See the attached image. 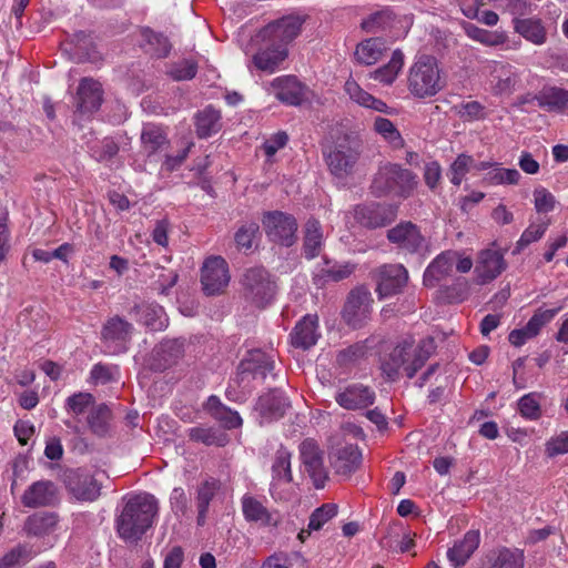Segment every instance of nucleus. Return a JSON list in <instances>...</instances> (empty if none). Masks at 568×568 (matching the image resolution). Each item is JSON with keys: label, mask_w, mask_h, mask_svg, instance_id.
<instances>
[{"label": "nucleus", "mask_w": 568, "mask_h": 568, "mask_svg": "<svg viewBox=\"0 0 568 568\" xmlns=\"http://www.w3.org/2000/svg\"><path fill=\"white\" fill-rule=\"evenodd\" d=\"M159 511L156 498L148 493L128 499L115 519L116 531L125 541H138L150 529Z\"/></svg>", "instance_id": "1"}, {"label": "nucleus", "mask_w": 568, "mask_h": 568, "mask_svg": "<svg viewBox=\"0 0 568 568\" xmlns=\"http://www.w3.org/2000/svg\"><path fill=\"white\" fill-rule=\"evenodd\" d=\"M432 344V341H422L415 346L412 337L398 341L381 359L383 374L395 382L403 369L408 378H413L430 357Z\"/></svg>", "instance_id": "2"}, {"label": "nucleus", "mask_w": 568, "mask_h": 568, "mask_svg": "<svg viewBox=\"0 0 568 568\" xmlns=\"http://www.w3.org/2000/svg\"><path fill=\"white\" fill-rule=\"evenodd\" d=\"M446 85V75L434 55L420 54L415 58L407 74V89L414 98H433Z\"/></svg>", "instance_id": "3"}, {"label": "nucleus", "mask_w": 568, "mask_h": 568, "mask_svg": "<svg viewBox=\"0 0 568 568\" xmlns=\"http://www.w3.org/2000/svg\"><path fill=\"white\" fill-rule=\"evenodd\" d=\"M418 186V176L397 163H385L378 168L372 181V192L384 196L395 191L402 199L410 197Z\"/></svg>", "instance_id": "4"}, {"label": "nucleus", "mask_w": 568, "mask_h": 568, "mask_svg": "<svg viewBox=\"0 0 568 568\" xmlns=\"http://www.w3.org/2000/svg\"><path fill=\"white\" fill-rule=\"evenodd\" d=\"M355 423L344 420L328 438V454L335 473L351 477L355 468Z\"/></svg>", "instance_id": "5"}, {"label": "nucleus", "mask_w": 568, "mask_h": 568, "mask_svg": "<svg viewBox=\"0 0 568 568\" xmlns=\"http://www.w3.org/2000/svg\"><path fill=\"white\" fill-rule=\"evenodd\" d=\"M245 300L258 308L268 305L275 295V282L262 266L247 268L242 278Z\"/></svg>", "instance_id": "6"}, {"label": "nucleus", "mask_w": 568, "mask_h": 568, "mask_svg": "<svg viewBox=\"0 0 568 568\" xmlns=\"http://www.w3.org/2000/svg\"><path fill=\"white\" fill-rule=\"evenodd\" d=\"M484 69L495 97H509L521 87V72L508 62L487 61Z\"/></svg>", "instance_id": "7"}, {"label": "nucleus", "mask_w": 568, "mask_h": 568, "mask_svg": "<svg viewBox=\"0 0 568 568\" xmlns=\"http://www.w3.org/2000/svg\"><path fill=\"white\" fill-rule=\"evenodd\" d=\"M267 237L275 243L291 246L296 241V219L281 211L267 212L262 220Z\"/></svg>", "instance_id": "8"}, {"label": "nucleus", "mask_w": 568, "mask_h": 568, "mask_svg": "<svg viewBox=\"0 0 568 568\" xmlns=\"http://www.w3.org/2000/svg\"><path fill=\"white\" fill-rule=\"evenodd\" d=\"M376 282V292L381 298L393 296L403 291L408 282V272L402 264H384L372 272Z\"/></svg>", "instance_id": "9"}, {"label": "nucleus", "mask_w": 568, "mask_h": 568, "mask_svg": "<svg viewBox=\"0 0 568 568\" xmlns=\"http://www.w3.org/2000/svg\"><path fill=\"white\" fill-rule=\"evenodd\" d=\"M133 325L120 316H113L102 327V341L106 353L111 355L122 354L128 351Z\"/></svg>", "instance_id": "10"}, {"label": "nucleus", "mask_w": 568, "mask_h": 568, "mask_svg": "<svg viewBox=\"0 0 568 568\" xmlns=\"http://www.w3.org/2000/svg\"><path fill=\"white\" fill-rule=\"evenodd\" d=\"M230 278L229 266L223 257L211 256L205 260L201 270V284L206 295L221 294Z\"/></svg>", "instance_id": "11"}, {"label": "nucleus", "mask_w": 568, "mask_h": 568, "mask_svg": "<svg viewBox=\"0 0 568 568\" xmlns=\"http://www.w3.org/2000/svg\"><path fill=\"white\" fill-rule=\"evenodd\" d=\"M300 458L315 488H323L327 480V471L323 464V452L314 439L306 438L301 443Z\"/></svg>", "instance_id": "12"}, {"label": "nucleus", "mask_w": 568, "mask_h": 568, "mask_svg": "<svg viewBox=\"0 0 568 568\" xmlns=\"http://www.w3.org/2000/svg\"><path fill=\"white\" fill-rule=\"evenodd\" d=\"M352 143V135L345 134L343 138H337L334 149L326 153L327 165L332 174L339 181L353 173Z\"/></svg>", "instance_id": "13"}, {"label": "nucleus", "mask_w": 568, "mask_h": 568, "mask_svg": "<svg viewBox=\"0 0 568 568\" xmlns=\"http://www.w3.org/2000/svg\"><path fill=\"white\" fill-rule=\"evenodd\" d=\"M303 20L297 16H286L270 24L263 31L262 37L276 45H284L293 41L301 32Z\"/></svg>", "instance_id": "14"}, {"label": "nucleus", "mask_w": 568, "mask_h": 568, "mask_svg": "<svg viewBox=\"0 0 568 568\" xmlns=\"http://www.w3.org/2000/svg\"><path fill=\"white\" fill-rule=\"evenodd\" d=\"M288 407L290 402L285 394L278 389H273L261 395L254 408L260 416V423L265 424L281 419Z\"/></svg>", "instance_id": "15"}, {"label": "nucleus", "mask_w": 568, "mask_h": 568, "mask_svg": "<svg viewBox=\"0 0 568 568\" xmlns=\"http://www.w3.org/2000/svg\"><path fill=\"white\" fill-rule=\"evenodd\" d=\"M387 240L399 250L407 253H417L424 245L425 239L419 227L407 221L400 222L387 231Z\"/></svg>", "instance_id": "16"}, {"label": "nucleus", "mask_w": 568, "mask_h": 568, "mask_svg": "<svg viewBox=\"0 0 568 568\" xmlns=\"http://www.w3.org/2000/svg\"><path fill=\"white\" fill-rule=\"evenodd\" d=\"M479 568H525V552L516 547H495L481 557Z\"/></svg>", "instance_id": "17"}, {"label": "nucleus", "mask_w": 568, "mask_h": 568, "mask_svg": "<svg viewBox=\"0 0 568 568\" xmlns=\"http://www.w3.org/2000/svg\"><path fill=\"white\" fill-rule=\"evenodd\" d=\"M397 217V206L386 203H371L357 210V222L367 229L389 225Z\"/></svg>", "instance_id": "18"}, {"label": "nucleus", "mask_w": 568, "mask_h": 568, "mask_svg": "<svg viewBox=\"0 0 568 568\" xmlns=\"http://www.w3.org/2000/svg\"><path fill=\"white\" fill-rule=\"evenodd\" d=\"M292 453L281 446L272 462V483L270 487L271 495L274 499H283L285 496L278 490L283 484H291L293 480L291 469Z\"/></svg>", "instance_id": "19"}, {"label": "nucleus", "mask_w": 568, "mask_h": 568, "mask_svg": "<svg viewBox=\"0 0 568 568\" xmlns=\"http://www.w3.org/2000/svg\"><path fill=\"white\" fill-rule=\"evenodd\" d=\"M67 487L81 501H93L101 493V485L98 480L92 475L79 469L67 475Z\"/></svg>", "instance_id": "20"}, {"label": "nucleus", "mask_w": 568, "mask_h": 568, "mask_svg": "<svg viewBox=\"0 0 568 568\" xmlns=\"http://www.w3.org/2000/svg\"><path fill=\"white\" fill-rule=\"evenodd\" d=\"M58 500V489L51 480L32 483L22 494L21 503L28 508L48 507Z\"/></svg>", "instance_id": "21"}, {"label": "nucleus", "mask_w": 568, "mask_h": 568, "mask_svg": "<svg viewBox=\"0 0 568 568\" xmlns=\"http://www.w3.org/2000/svg\"><path fill=\"white\" fill-rule=\"evenodd\" d=\"M507 263L499 251L486 248L478 255L475 273L480 284H486L497 278L505 270Z\"/></svg>", "instance_id": "22"}, {"label": "nucleus", "mask_w": 568, "mask_h": 568, "mask_svg": "<svg viewBox=\"0 0 568 568\" xmlns=\"http://www.w3.org/2000/svg\"><path fill=\"white\" fill-rule=\"evenodd\" d=\"M140 142L142 153L150 160L158 158L162 152L166 151L170 145L165 130L154 123L143 125Z\"/></svg>", "instance_id": "23"}, {"label": "nucleus", "mask_w": 568, "mask_h": 568, "mask_svg": "<svg viewBox=\"0 0 568 568\" xmlns=\"http://www.w3.org/2000/svg\"><path fill=\"white\" fill-rule=\"evenodd\" d=\"M241 508L243 517L247 523L258 524L263 527H276L278 524L275 514L260 498L251 494L242 496Z\"/></svg>", "instance_id": "24"}, {"label": "nucleus", "mask_w": 568, "mask_h": 568, "mask_svg": "<svg viewBox=\"0 0 568 568\" xmlns=\"http://www.w3.org/2000/svg\"><path fill=\"white\" fill-rule=\"evenodd\" d=\"M480 544L479 530H468L460 540L447 550V558L453 567L462 568L466 565Z\"/></svg>", "instance_id": "25"}, {"label": "nucleus", "mask_w": 568, "mask_h": 568, "mask_svg": "<svg viewBox=\"0 0 568 568\" xmlns=\"http://www.w3.org/2000/svg\"><path fill=\"white\" fill-rule=\"evenodd\" d=\"M101 84L90 78L80 81L77 92V109L81 113H92L97 111L102 103Z\"/></svg>", "instance_id": "26"}, {"label": "nucleus", "mask_w": 568, "mask_h": 568, "mask_svg": "<svg viewBox=\"0 0 568 568\" xmlns=\"http://www.w3.org/2000/svg\"><path fill=\"white\" fill-rule=\"evenodd\" d=\"M457 258L458 252L453 250L438 254L424 273L425 285L435 286L437 282L449 276Z\"/></svg>", "instance_id": "27"}, {"label": "nucleus", "mask_w": 568, "mask_h": 568, "mask_svg": "<svg viewBox=\"0 0 568 568\" xmlns=\"http://www.w3.org/2000/svg\"><path fill=\"white\" fill-rule=\"evenodd\" d=\"M203 408L224 429L240 428L243 424V419L240 414L224 405L215 395H211L206 399L203 404Z\"/></svg>", "instance_id": "28"}, {"label": "nucleus", "mask_w": 568, "mask_h": 568, "mask_svg": "<svg viewBox=\"0 0 568 568\" xmlns=\"http://www.w3.org/2000/svg\"><path fill=\"white\" fill-rule=\"evenodd\" d=\"M270 87L276 99L285 104L300 105L303 101V88L295 77H278Z\"/></svg>", "instance_id": "29"}, {"label": "nucleus", "mask_w": 568, "mask_h": 568, "mask_svg": "<svg viewBox=\"0 0 568 568\" xmlns=\"http://www.w3.org/2000/svg\"><path fill=\"white\" fill-rule=\"evenodd\" d=\"M317 316L305 315L297 322L291 333V344L294 347L307 349L314 346L318 338L317 333Z\"/></svg>", "instance_id": "30"}, {"label": "nucleus", "mask_w": 568, "mask_h": 568, "mask_svg": "<svg viewBox=\"0 0 568 568\" xmlns=\"http://www.w3.org/2000/svg\"><path fill=\"white\" fill-rule=\"evenodd\" d=\"M288 55V50L284 45H276L274 42H270V44L261 49L253 55L254 65L264 72L274 73L285 61Z\"/></svg>", "instance_id": "31"}, {"label": "nucleus", "mask_w": 568, "mask_h": 568, "mask_svg": "<svg viewBox=\"0 0 568 568\" xmlns=\"http://www.w3.org/2000/svg\"><path fill=\"white\" fill-rule=\"evenodd\" d=\"M538 106L556 113L568 111V90L556 85H544L537 93Z\"/></svg>", "instance_id": "32"}, {"label": "nucleus", "mask_w": 568, "mask_h": 568, "mask_svg": "<svg viewBox=\"0 0 568 568\" xmlns=\"http://www.w3.org/2000/svg\"><path fill=\"white\" fill-rule=\"evenodd\" d=\"M241 374H252L254 378L264 379L274 369L273 356L260 349L248 353L247 358L241 362Z\"/></svg>", "instance_id": "33"}, {"label": "nucleus", "mask_w": 568, "mask_h": 568, "mask_svg": "<svg viewBox=\"0 0 568 568\" xmlns=\"http://www.w3.org/2000/svg\"><path fill=\"white\" fill-rule=\"evenodd\" d=\"M190 440L205 446L224 447L229 442V435L214 426L199 425L186 430Z\"/></svg>", "instance_id": "34"}, {"label": "nucleus", "mask_w": 568, "mask_h": 568, "mask_svg": "<svg viewBox=\"0 0 568 568\" xmlns=\"http://www.w3.org/2000/svg\"><path fill=\"white\" fill-rule=\"evenodd\" d=\"M324 243L321 223L311 219L305 224L303 254L307 260H313L320 255Z\"/></svg>", "instance_id": "35"}, {"label": "nucleus", "mask_w": 568, "mask_h": 568, "mask_svg": "<svg viewBox=\"0 0 568 568\" xmlns=\"http://www.w3.org/2000/svg\"><path fill=\"white\" fill-rule=\"evenodd\" d=\"M384 38H369L357 43V63L373 65L377 63L386 51Z\"/></svg>", "instance_id": "36"}, {"label": "nucleus", "mask_w": 568, "mask_h": 568, "mask_svg": "<svg viewBox=\"0 0 568 568\" xmlns=\"http://www.w3.org/2000/svg\"><path fill=\"white\" fill-rule=\"evenodd\" d=\"M136 312L139 321L152 331H162L168 326L164 308L158 304H142Z\"/></svg>", "instance_id": "37"}, {"label": "nucleus", "mask_w": 568, "mask_h": 568, "mask_svg": "<svg viewBox=\"0 0 568 568\" xmlns=\"http://www.w3.org/2000/svg\"><path fill=\"white\" fill-rule=\"evenodd\" d=\"M515 30L534 44H542L546 41V31L538 19H514Z\"/></svg>", "instance_id": "38"}, {"label": "nucleus", "mask_w": 568, "mask_h": 568, "mask_svg": "<svg viewBox=\"0 0 568 568\" xmlns=\"http://www.w3.org/2000/svg\"><path fill=\"white\" fill-rule=\"evenodd\" d=\"M196 133L199 138H207L221 129V114L212 106H206L196 115Z\"/></svg>", "instance_id": "39"}, {"label": "nucleus", "mask_w": 568, "mask_h": 568, "mask_svg": "<svg viewBox=\"0 0 568 568\" xmlns=\"http://www.w3.org/2000/svg\"><path fill=\"white\" fill-rule=\"evenodd\" d=\"M405 55L400 49L393 51L390 60L387 64L375 70L372 75L375 80L390 84L395 81L398 73L404 67Z\"/></svg>", "instance_id": "40"}, {"label": "nucleus", "mask_w": 568, "mask_h": 568, "mask_svg": "<svg viewBox=\"0 0 568 568\" xmlns=\"http://www.w3.org/2000/svg\"><path fill=\"white\" fill-rule=\"evenodd\" d=\"M540 398L541 394L536 392L521 396L517 403L521 417L528 420L539 419L541 416Z\"/></svg>", "instance_id": "41"}, {"label": "nucleus", "mask_w": 568, "mask_h": 568, "mask_svg": "<svg viewBox=\"0 0 568 568\" xmlns=\"http://www.w3.org/2000/svg\"><path fill=\"white\" fill-rule=\"evenodd\" d=\"M220 488L221 483L214 478H210L200 484L196 490L195 500L197 510H201V515H203V513H207L210 503Z\"/></svg>", "instance_id": "42"}, {"label": "nucleus", "mask_w": 568, "mask_h": 568, "mask_svg": "<svg viewBox=\"0 0 568 568\" xmlns=\"http://www.w3.org/2000/svg\"><path fill=\"white\" fill-rule=\"evenodd\" d=\"M145 39V50L156 58H165L171 50V44L166 37L152 30L143 31Z\"/></svg>", "instance_id": "43"}, {"label": "nucleus", "mask_w": 568, "mask_h": 568, "mask_svg": "<svg viewBox=\"0 0 568 568\" xmlns=\"http://www.w3.org/2000/svg\"><path fill=\"white\" fill-rule=\"evenodd\" d=\"M110 417V409L105 405L101 404L90 410L88 415V425L94 434L103 436L108 433Z\"/></svg>", "instance_id": "44"}, {"label": "nucleus", "mask_w": 568, "mask_h": 568, "mask_svg": "<svg viewBox=\"0 0 568 568\" xmlns=\"http://www.w3.org/2000/svg\"><path fill=\"white\" fill-rule=\"evenodd\" d=\"M475 161L471 155L460 153L450 164L448 170V176L452 184L459 186L466 176V174L473 168Z\"/></svg>", "instance_id": "45"}, {"label": "nucleus", "mask_w": 568, "mask_h": 568, "mask_svg": "<svg viewBox=\"0 0 568 568\" xmlns=\"http://www.w3.org/2000/svg\"><path fill=\"white\" fill-rule=\"evenodd\" d=\"M57 520L53 515H33L24 524V531L30 536H42L48 534L55 526Z\"/></svg>", "instance_id": "46"}, {"label": "nucleus", "mask_w": 568, "mask_h": 568, "mask_svg": "<svg viewBox=\"0 0 568 568\" xmlns=\"http://www.w3.org/2000/svg\"><path fill=\"white\" fill-rule=\"evenodd\" d=\"M465 31L470 39L489 47H497L504 44L506 41L504 34L481 29L471 23L465 26Z\"/></svg>", "instance_id": "47"}, {"label": "nucleus", "mask_w": 568, "mask_h": 568, "mask_svg": "<svg viewBox=\"0 0 568 568\" xmlns=\"http://www.w3.org/2000/svg\"><path fill=\"white\" fill-rule=\"evenodd\" d=\"M520 180V173L516 169L494 168L486 173L484 181L488 185H516Z\"/></svg>", "instance_id": "48"}, {"label": "nucleus", "mask_w": 568, "mask_h": 568, "mask_svg": "<svg viewBox=\"0 0 568 568\" xmlns=\"http://www.w3.org/2000/svg\"><path fill=\"white\" fill-rule=\"evenodd\" d=\"M561 310V305L555 308L542 310L539 308L535 312V314L529 318L527 324L524 326L526 331L531 335V337H536L541 328L548 324L552 318L557 315V313Z\"/></svg>", "instance_id": "49"}, {"label": "nucleus", "mask_w": 568, "mask_h": 568, "mask_svg": "<svg viewBox=\"0 0 568 568\" xmlns=\"http://www.w3.org/2000/svg\"><path fill=\"white\" fill-rule=\"evenodd\" d=\"M390 20L392 12L388 9L377 10L362 20L361 29L367 33H376L384 30Z\"/></svg>", "instance_id": "50"}, {"label": "nucleus", "mask_w": 568, "mask_h": 568, "mask_svg": "<svg viewBox=\"0 0 568 568\" xmlns=\"http://www.w3.org/2000/svg\"><path fill=\"white\" fill-rule=\"evenodd\" d=\"M549 222H541L538 224H530L520 235L516 243L514 254L521 252L529 244L540 240L548 229Z\"/></svg>", "instance_id": "51"}, {"label": "nucleus", "mask_w": 568, "mask_h": 568, "mask_svg": "<svg viewBox=\"0 0 568 568\" xmlns=\"http://www.w3.org/2000/svg\"><path fill=\"white\" fill-rule=\"evenodd\" d=\"M375 131L381 134L385 140H387L393 146L399 148L403 146L404 140L396 129L394 123L386 118H376L374 123Z\"/></svg>", "instance_id": "52"}, {"label": "nucleus", "mask_w": 568, "mask_h": 568, "mask_svg": "<svg viewBox=\"0 0 568 568\" xmlns=\"http://www.w3.org/2000/svg\"><path fill=\"white\" fill-rule=\"evenodd\" d=\"M337 514V506L335 504H324L316 508L310 516L308 534L320 530L329 519Z\"/></svg>", "instance_id": "53"}, {"label": "nucleus", "mask_w": 568, "mask_h": 568, "mask_svg": "<svg viewBox=\"0 0 568 568\" xmlns=\"http://www.w3.org/2000/svg\"><path fill=\"white\" fill-rule=\"evenodd\" d=\"M456 114L464 121L474 122L486 118V108L478 101H469L455 106Z\"/></svg>", "instance_id": "54"}, {"label": "nucleus", "mask_w": 568, "mask_h": 568, "mask_svg": "<svg viewBox=\"0 0 568 568\" xmlns=\"http://www.w3.org/2000/svg\"><path fill=\"white\" fill-rule=\"evenodd\" d=\"M120 372L116 365H106L98 363L93 365L90 372L91 381L94 384H108L119 379Z\"/></svg>", "instance_id": "55"}, {"label": "nucleus", "mask_w": 568, "mask_h": 568, "mask_svg": "<svg viewBox=\"0 0 568 568\" xmlns=\"http://www.w3.org/2000/svg\"><path fill=\"white\" fill-rule=\"evenodd\" d=\"M94 404V398L90 393H77L69 396L65 400V408L69 413L78 416L84 414Z\"/></svg>", "instance_id": "56"}, {"label": "nucleus", "mask_w": 568, "mask_h": 568, "mask_svg": "<svg viewBox=\"0 0 568 568\" xmlns=\"http://www.w3.org/2000/svg\"><path fill=\"white\" fill-rule=\"evenodd\" d=\"M170 507L175 517H185L190 508V498L182 487H175L170 494Z\"/></svg>", "instance_id": "57"}, {"label": "nucleus", "mask_w": 568, "mask_h": 568, "mask_svg": "<svg viewBox=\"0 0 568 568\" xmlns=\"http://www.w3.org/2000/svg\"><path fill=\"white\" fill-rule=\"evenodd\" d=\"M357 327L362 321L369 318L374 302L371 292L365 286L357 287Z\"/></svg>", "instance_id": "58"}, {"label": "nucleus", "mask_w": 568, "mask_h": 568, "mask_svg": "<svg viewBox=\"0 0 568 568\" xmlns=\"http://www.w3.org/2000/svg\"><path fill=\"white\" fill-rule=\"evenodd\" d=\"M555 196L544 186L534 190V204L538 213L551 212L556 206Z\"/></svg>", "instance_id": "59"}, {"label": "nucleus", "mask_w": 568, "mask_h": 568, "mask_svg": "<svg viewBox=\"0 0 568 568\" xmlns=\"http://www.w3.org/2000/svg\"><path fill=\"white\" fill-rule=\"evenodd\" d=\"M546 455L550 458L568 453V430L550 437L545 444Z\"/></svg>", "instance_id": "60"}, {"label": "nucleus", "mask_w": 568, "mask_h": 568, "mask_svg": "<svg viewBox=\"0 0 568 568\" xmlns=\"http://www.w3.org/2000/svg\"><path fill=\"white\" fill-rule=\"evenodd\" d=\"M30 558V551L26 546L19 545L0 558V568H16L22 560Z\"/></svg>", "instance_id": "61"}, {"label": "nucleus", "mask_w": 568, "mask_h": 568, "mask_svg": "<svg viewBox=\"0 0 568 568\" xmlns=\"http://www.w3.org/2000/svg\"><path fill=\"white\" fill-rule=\"evenodd\" d=\"M93 156L99 162H106L113 159L118 152L119 146L115 141L111 138L103 139L99 145L91 149Z\"/></svg>", "instance_id": "62"}, {"label": "nucleus", "mask_w": 568, "mask_h": 568, "mask_svg": "<svg viewBox=\"0 0 568 568\" xmlns=\"http://www.w3.org/2000/svg\"><path fill=\"white\" fill-rule=\"evenodd\" d=\"M197 65L193 60H183L171 67L169 73L174 80H191L195 77Z\"/></svg>", "instance_id": "63"}, {"label": "nucleus", "mask_w": 568, "mask_h": 568, "mask_svg": "<svg viewBox=\"0 0 568 568\" xmlns=\"http://www.w3.org/2000/svg\"><path fill=\"white\" fill-rule=\"evenodd\" d=\"M258 232V225L254 222L242 225L235 233V242L241 248H251L253 240Z\"/></svg>", "instance_id": "64"}]
</instances>
